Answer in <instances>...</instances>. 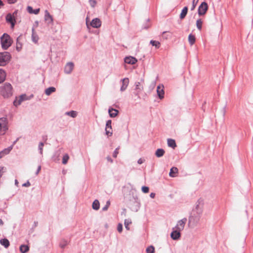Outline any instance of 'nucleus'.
I'll list each match as a JSON object with an SVG mask.
<instances>
[{"instance_id": "nucleus-44", "label": "nucleus", "mask_w": 253, "mask_h": 253, "mask_svg": "<svg viewBox=\"0 0 253 253\" xmlns=\"http://www.w3.org/2000/svg\"><path fill=\"white\" fill-rule=\"evenodd\" d=\"M199 1H197V0H193L192 1V5L191 7V10L193 11L195 9L198 2Z\"/></svg>"}, {"instance_id": "nucleus-56", "label": "nucleus", "mask_w": 253, "mask_h": 253, "mask_svg": "<svg viewBox=\"0 0 253 253\" xmlns=\"http://www.w3.org/2000/svg\"><path fill=\"white\" fill-rule=\"evenodd\" d=\"M141 91H138V90H135V92H134V94L138 96V98H139V93L141 92Z\"/></svg>"}, {"instance_id": "nucleus-7", "label": "nucleus", "mask_w": 253, "mask_h": 253, "mask_svg": "<svg viewBox=\"0 0 253 253\" xmlns=\"http://www.w3.org/2000/svg\"><path fill=\"white\" fill-rule=\"evenodd\" d=\"M208 3L204 1L199 5L198 9V13L199 16H202L206 14L208 9Z\"/></svg>"}, {"instance_id": "nucleus-36", "label": "nucleus", "mask_w": 253, "mask_h": 253, "mask_svg": "<svg viewBox=\"0 0 253 253\" xmlns=\"http://www.w3.org/2000/svg\"><path fill=\"white\" fill-rule=\"evenodd\" d=\"M131 223V219H126L125 220L124 224H125V228L127 230H129V226Z\"/></svg>"}, {"instance_id": "nucleus-6", "label": "nucleus", "mask_w": 253, "mask_h": 253, "mask_svg": "<svg viewBox=\"0 0 253 253\" xmlns=\"http://www.w3.org/2000/svg\"><path fill=\"white\" fill-rule=\"evenodd\" d=\"M8 120L6 117L0 118V132L4 133L8 129Z\"/></svg>"}, {"instance_id": "nucleus-62", "label": "nucleus", "mask_w": 253, "mask_h": 253, "mask_svg": "<svg viewBox=\"0 0 253 253\" xmlns=\"http://www.w3.org/2000/svg\"><path fill=\"white\" fill-rule=\"evenodd\" d=\"M106 206H107L108 207H109L110 205V201H107L106 203Z\"/></svg>"}, {"instance_id": "nucleus-55", "label": "nucleus", "mask_w": 253, "mask_h": 253, "mask_svg": "<svg viewBox=\"0 0 253 253\" xmlns=\"http://www.w3.org/2000/svg\"><path fill=\"white\" fill-rule=\"evenodd\" d=\"M41 169V166H39L37 169V170L36 173H35L36 175H38Z\"/></svg>"}, {"instance_id": "nucleus-18", "label": "nucleus", "mask_w": 253, "mask_h": 253, "mask_svg": "<svg viewBox=\"0 0 253 253\" xmlns=\"http://www.w3.org/2000/svg\"><path fill=\"white\" fill-rule=\"evenodd\" d=\"M108 113L111 118H115L118 115L119 111L112 107H109L108 109Z\"/></svg>"}, {"instance_id": "nucleus-22", "label": "nucleus", "mask_w": 253, "mask_h": 253, "mask_svg": "<svg viewBox=\"0 0 253 253\" xmlns=\"http://www.w3.org/2000/svg\"><path fill=\"white\" fill-rule=\"evenodd\" d=\"M168 145L169 147L172 148H175L176 147V144L175 140L173 139L169 138L167 140Z\"/></svg>"}, {"instance_id": "nucleus-53", "label": "nucleus", "mask_w": 253, "mask_h": 253, "mask_svg": "<svg viewBox=\"0 0 253 253\" xmlns=\"http://www.w3.org/2000/svg\"><path fill=\"white\" fill-rule=\"evenodd\" d=\"M31 185V183L29 181H27L26 183L22 184L23 187H29Z\"/></svg>"}, {"instance_id": "nucleus-35", "label": "nucleus", "mask_w": 253, "mask_h": 253, "mask_svg": "<svg viewBox=\"0 0 253 253\" xmlns=\"http://www.w3.org/2000/svg\"><path fill=\"white\" fill-rule=\"evenodd\" d=\"M135 90H138V91H142L143 89V87L141 85L140 82H136L135 83Z\"/></svg>"}, {"instance_id": "nucleus-1", "label": "nucleus", "mask_w": 253, "mask_h": 253, "mask_svg": "<svg viewBox=\"0 0 253 253\" xmlns=\"http://www.w3.org/2000/svg\"><path fill=\"white\" fill-rule=\"evenodd\" d=\"M203 206L204 200L200 198L196 202L195 207L193 209L189 217V224H192L195 226L198 223L203 213Z\"/></svg>"}, {"instance_id": "nucleus-38", "label": "nucleus", "mask_w": 253, "mask_h": 253, "mask_svg": "<svg viewBox=\"0 0 253 253\" xmlns=\"http://www.w3.org/2000/svg\"><path fill=\"white\" fill-rule=\"evenodd\" d=\"M5 72L2 70L0 69V83L3 82L5 79Z\"/></svg>"}, {"instance_id": "nucleus-59", "label": "nucleus", "mask_w": 253, "mask_h": 253, "mask_svg": "<svg viewBox=\"0 0 253 253\" xmlns=\"http://www.w3.org/2000/svg\"><path fill=\"white\" fill-rule=\"evenodd\" d=\"M107 160L109 162H111V163H112L113 162V160H112V159L110 156H108V157H107Z\"/></svg>"}, {"instance_id": "nucleus-58", "label": "nucleus", "mask_w": 253, "mask_h": 253, "mask_svg": "<svg viewBox=\"0 0 253 253\" xmlns=\"http://www.w3.org/2000/svg\"><path fill=\"white\" fill-rule=\"evenodd\" d=\"M17 13H18V10H15L13 12V13L12 14V15L14 16V17L15 18L16 16H17Z\"/></svg>"}, {"instance_id": "nucleus-24", "label": "nucleus", "mask_w": 253, "mask_h": 253, "mask_svg": "<svg viewBox=\"0 0 253 253\" xmlns=\"http://www.w3.org/2000/svg\"><path fill=\"white\" fill-rule=\"evenodd\" d=\"M27 9L28 12L31 14H38L40 12V8L33 9L31 6H28Z\"/></svg>"}, {"instance_id": "nucleus-11", "label": "nucleus", "mask_w": 253, "mask_h": 253, "mask_svg": "<svg viewBox=\"0 0 253 253\" xmlns=\"http://www.w3.org/2000/svg\"><path fill=\"white\" fill-rule=\"evenodd\" d=\"M187 218H183L177 222L176 225L174 228L181 231L183 230Z\"/></svg>"}, {"instance_id": "nucleus-13", "label": "nucleus", "mask_w": 253, "mask_h": 253, "mask_svg": "<svg viewBox=\"0 0 253 253\" xmlns=\"http://www.w3.org/2000/svg\"><path fill=\"white\" fill-rule=\"evenodd\" d=\"M164 85H162L161 86L160 85L157 87V92L159 98L160 99H162L164 97L165 92L164 90Z\"/></svg>"}, {"instance_id": "nucleus-46", "label": "nucleus", "mask_w": 253, "mask_h": 253, "mask_svg": "<svg viewBox=\"0 0 253 253\" xmlns=\"http://www.w3.org/2000/svg\"><path fill=\"white\" fill-rule=\"evenodd\" d=\"M21 104V103L19 102V101L18 100V99L17 97H16L15 99L13 101V105L15 107H17L18 106L20 105Z\"/></svg>"}, {"instance_id": "nucleus-23", "label": "nucleus", "mask_w": 253, "mask_h": 253, "mask_svg": "<svg viewBox=\"0 0 253 253\" xmlns=\"http://www.w3.org/2000/svg\"><path fill=\"white\" fill-rule=\"evenodd\" d=\"M178 171V169L176 167H172L169 173V175L171 177H174L175 176V174L177 173Z\"/></svg>"}, {"instance_id": "nucleus-9", "label": "nucleus", "mask_w": 253, "mask_h": 253, "mask_svg": "<svg viewBox=\"0 0 253 253\" xmlns=\"http://www.w3.org/2000/svg\"><path fill=\"white\" fill-rule=\"evenodd\" d=\"M5 19L6 22L11 24V28H13L16 23V20L14 16L11 13H8L6 15Z\"/></svg>"}, {"instance_id": "nucleus-60", "label": "nucleus", "mask_w": 253, "mask_h": 253, "mask_svg": "<svg viewBox=\"0 0 253 253\" xmlns=\"http://www.w3.org/2000/svg\"><path fill=\"white\" fill-rule=\"evenodd\" d=\"M109 207H108L107 206L105 205L104 207H103L102 209V211H106Z\"/></svg>"}, {"instance_id": "nucleus-25", "label": "nucleus", "mask_w": 253, "mask_h": 253, "mask_svg": "<svg viewBox=\"0 0 253 253\" xmlns=\"http://www.w3.org/2000/svg\"><path fill=\"white\" fill-rule=\"evenodd\" d=\"M188 9L187 6L184 7L182 9L181 13L180 14V18L181 19H183L185 17L188 12Z\"/></svg>"}, {"instance_id": "nucleus-40", "label": "nucleus", "mask_w": 253, "mask_h": 253, "mask_svg": "<svg viewBox=\"0 0 253 253\" xmlns=\"http://www.w3.org/2000/svg\"><path fill=\"white\" fill-rule=\"evenodd\" d=\"M69 159V156L67 154H65L62 159V164L66 165Z\"/></svg>"}, {"instance_id": "nucleus-4", "label": "nucleus", "mask_w": 253, "mask_h": 253, "mask_svg": "<svg viewBox=\"0 0 253 253\" xmlns=\"http://www.w3.org/2000/svg\"><path fill=\"white\" fill-rule=\"evenodd\" d=\"M10 54L7 51L0 52V66H5L10 60Z\"/></svg>"}, {"instance_id": "nucleus-43", "label": "nucleus", "mask_w": 253, "mask_h": 253, "mask_svg": "<svg viewBox=\"0 0 253 253\" xmlns=\"http://www.w3.org/2000/svg\"><path fill=\"white\" fill-rule=\"evenodd\" d=\"M44 145V143L42 142H41L39 143L38 148L40 151V153L42 155V151H43V147Z\"/></svg>"}, {"instance_id": "nucleus-51", "label": "nucleus", "mask_w": 253, "mask_h": 253, "mask_svg": "<svg viewBox=\"0 0 253 253\" xmlns=\"http://www.w3.org/2000/svg\"><path fill=\"white\" fill-rule=\"evenodd\" d=\"M117 230L119 232L121 233L123 230V225L121 223H119L117 226Z\"/></svg>"}, {"instance_id": "nucleus-63", "label": "nucleus", "mask_w": 253, "mask_h": 253, "mask_svg": "<svg viewBox=\"0 0 253 253\" xmlns=\"http://www.w3.org/2000/svg\"><path fill=\"white\" fill-rule=\"evenodd\" d=\"M4 5V3L1 0H0V8Z\"/></svg>"}, {"instance_id": "nucleus-41", "label": "nucleus", "mask_w": 253, "mask_h": 253, "mask_svg": "<svg viewBox=\"0 0 253 253\" xmlns=\"http://www.w3.org/2000/svg\"><path fill=\"white\" fill-rule=\"evenodd\" d=\"M27 96L25 94L21 95L18 98V100L20 103H22L23 101L27 100Z\"/></svg>"}, {"instance_id": "nucleus-19", "label": "nucleus", "mask_w": 253, "mask_h": 253, "mask_svg": "<svg viewBox=\"0 0 253 253\" xmlns=\"http://www.w3.org/2000/svg\"><path fill=\"white\" fill-rule=\"evenodd\" d=\"M22 39V37L21 35L17 38L16 49L17 51H20L22 48V43L21 42Z\"/></svg>"}, {"instance_id": "nucleus-26", "label": "nucleus", "mask_w": 253, "mask_h": 253, "mask_svg": "<svg viewBox=\"0 0 253 253\" xmlns=\"http://www.w3.org/2000/svg\"><path fill=\"white\" fill-rule=\"evenodd\" d=\"M0 243L1 245L4 246L5 248H7L10 245L8 240L6 238L1 239L0 240Z\"/></svg>"}, {"instance_id": "nucleus-47", "label": "nucleus", "mask_w": 253, "mask_h": 253, "mask_svg": "<svg viewBox=\"0 0 253 253\" xmlns=\"http://www.w3.org/2000/svg\"><path fill=\"white\" fill-rule=\"evenodd\" d=\"M167 33H168V32H167V31H164V32H163V38H164L165 39H168L169 38L171 37L170 35L167 34Z\"/></svg>"}, {"instance_id": "nucleus-39", "label": "nucleus", "mask_w": 253, "mask_h": 253, "mask_svg": "<svg viewBox=\"0 0 253 253\" xmlns=\"http://www.w3.org/2000/svg\"><path fill=\"white\" fill-rule=\"evenodd\" d=\"M150 43L154 46L156 48H159L160 47V42L159 41L151 40Z\"/></svg>"}, {"instance_id": "nucleus-12", "label": "nucleus", "mask_w": 253, "mask_h": 253, "mask_svg": "<svg viewBox=\"0 0 253 253\" xmlns=\"http://www.w3.org/2000/svg\"><path fill=\"white\" fill-rule=\"evenodd\" d=\"M90 25L94 28H98L101 26V21L100 19L95 18L92 20Z\"/></svg>"}, {"instance_id": "nucleus-49", "label": "nucleus", "mask_w": 253, "mask_h": 253, "mask_svg": "<svg viewBox=\"0 0 253 253\" xmlns=\"http://www.w3.org/2000/svg\"><path fill=\"white\" fill-rule=\"evenodd\" d=\"M150 26V25L149 24V19H148L147 20V22L145 25H144L142 27L143 29H147Z\"/></svg>"}, {"instance_id": "nucleus-27", "label": "nucleus", "mask_w": 253, "mask_h": 253, "mask_svg": "<svg viewBox=\"0 0 253 253\" xmlns=\"http://www.w3.org/2000/svg\"><path fill=\"white\" fill-rule=\"evenodd\" d=\"M56 91V88L53 86L49 87L45 90V93L47 95H50L52 93Z\"/></svg>"}, {"instance_id": "nucleus-15", "label": "nucleus", "mask_w": 253, "mask_h": 253, "mask_svg": "<svg viewBox=\"0 0 253 253\" xmlns=\"http://www.w3.org/2000/svg\"><path fill=\"white\" fill-rule=\"evenodd\" d=\"M74 68V64L73 62H68L66 64L65 68H64V71L65 73L69 74H70Z\"/></svg>"}, {"instance_id": "nucleus-8", "label": "nucleus", "mask_w": 253, "mask_h": 253, "mask_svg": "<svg viewBox=\"0 0 253 253\" xmlns=\"http://www.w3.org/2000/svg\"><path fill=\"white\" fill-rule=\"evenodd\" d=\"M111 124L112 121L111 120H108L106 123L105 133L108 136H111L113 134Z\"/></svg>"}, {"instance_id": "nucleus-5", "label": "nucleus", "mask_w": 253, "mask_h": 253, "mask_svg": "<svg viewBox=\"0 0 253 253\" xmlns=\"http://www.w3.org/2000/svg\"><path fill=\"white\" fill-rule=\"evenodd\" d=\"M130 209L132 211H137L140 208V203L137 196H132L129 200Z\"/></svg>"}, {"instance_id": "nucleus-54", "label": "nucleus", "mask_w": 253, "mask_h": 253, "mask_svg": "<svg viewBox=\"0 0 253 253\" xmlns=\"http://www.w3.org/2000/svg\"><path fill=\"white\" fill-rule=\"evenodd\" d=\"M145 161V160L144 159H142V158H140L138 159V160L137 161V163L138 164H142V163H143Z\"/></svg>"}, {"instance_id": "nucleus-14", "label": "nucleus", "mask_w": 253, "mask_h": 253, "mask_svg": "<svg viewBox=\"0 0 253 253\" xmlns=\"http://www.w3.org/2000/svg\"><path fill=\"white\" fill-rule=\"evenodd\" d=\"M124 61L126 63L133 65L137 62V60L132 56H128L125 58Z\"/></svg>"}, {"instance_id": "nucleus-29", "label": "nucleus", "mask_w": 253, "mask_h": 253, "mask_svg": "<svg viewBox=\"0 0 253 253\" xmlns=\"http://www.w3.org/2000/svg\"><path fill=\"white\" fill-rule=\"evenodd\" d=\"M92 209L94 210H98L100 208V203L98 200H95L92 205Z\"/></svg>"}, {"instance_id": "nucleus-16", "label": "nucleus", "mask_w": 253, "mask_h": 253, "mask_svg": "<svg viewBox=\"0 0 253 253\" xmlns=\"http://www.w3.org/2000/svg\"><path fill=\"white\" fill-rule=\"evenodd\" d=\"M121 82H122V84L121 86L120 90L121 91H124L126 89L128 86L129 83V80L127 78H126L123 79H122Z\"/></svg>"}, {"instance_id": "nucleus-10", "label": "nucleus", "mask_w": 253, "mask_h": 253, "mask_svg": "<svg viewBox=\"0 0 253 253\" xmlns=\"http://www.w3.org/2000/svg\"><path fill=\"white\" fill-rule=\"evenodd\" d=\"M180 232L181 231L174 228H173L172 231L170 233V237L173 240H177L179 239L181 236Z\"/></svg>"}, {"instance_id": "nucleus-20", "label": "nucleus", "mask_w": 253, "mask_h": 253, "mask_svg": "<svg viewBox=\"0 0 253 253\" xmlns=\"http://www.w3.org/2000/svg\"><path fill=\"white\" fill-rule=\"evenodd\" d=\"M44 19L48 23L52 22L53 19L51 15L49 14L47 10H45L44 15Z\"/></svg>"}, {"instance_id": "nucleus-37", "label": "nucleus", "mask_w": 253, "mask_h": 253, "mask_svg": "<svg viewBox=\"0 0 253 253\" xmlns=\"http://www.w3.org/2000/svg\"><path fill=\"white\" fill-rule=\"evenodd\" d=\"M203 21L201 19H198L196 21V26L199 31H201L202 28Z\"/></svg>"}, {"instance_id": "nucleus-61", "label": "nucleus", "mask_w": 253, "mask_h": 253, "mask_svg": "<svg viewBox=\"0 0 253 253\" xmlns=\"http://www.w3.org/2000/svg\"><path fill=\"white\" fill-rule=\"evenodd\" d=\"M150 197L151 198H154L155 197V193H151L150 194Z\"/></svg>"}, {"instance_id": "nucleus-50", "label": "nucleus", "mask_w": 253, "mask_h": 253, "mask_svg": "<svg viewBox=\"0 0 253 253\" xmlns=\"http://www.w3.org/2000/svg\"><path fill=\"white\" fill-rule=\"evenodd\" d=\"M89 2L91 6L92 7H94L96 4V1L95 0H89Z\"/></svg>"}, {"instance_id": "nucleus-21", "label": "nucleus", "mask_w": 253, "mask_h": 253, "mask_svg": "<svg viewBox=\"0 0 253 253\" xmlns=\"http://www.w3.org/2000/svg\"><path fill=\"white\" fill-rule=\"evenodd\" d=\"M165 153V150L162 148H159L157 149L155 152V155L158 158L162 157Z\"/></svg>"}, {"instance_id": "nucleus-3", "label": "nucleus", "mask_w": 253, "mask_h": 253, "mask_svg": "<svg viewBox=\"0 0 253 253\" xmlns=\"http://www.w3.org/2000/svg\"><path fill=\"white\" fill-rule=\"evenodd\" d=\"M1 47L3 49L6 50L12 44L10 37L6 33H4L0 38Z\"/></svg>"}, {"instance_id": "nucleus-33", "label": "nucleus", "mask_w": 253, "mask_h": 253, "mask_svg": "<svg viewBox=\"0 0 253 253\" xmlns=\"http://www.w3.org/2000/svg\"><path fill=\"white\" fill-rule=\"evenodd\" d=\"M32 41L35 43L38 42L39 40V37L38 35L34 32V28L32 29Z\"/></svg>"}, {"instance_id": "nucleus-17", "label": "nucleus", "mask_w": 253, "mask_h": 253, "mask_svg": "<svg viewBox=\"0 0 253 253\" xmlns=\"http://www.w3.org/2000/svg\"><path fill=\"white\" fill-rule=\"evenodd\" d=\"M13 148V146L11 145L7 148L4 149L0 152V159L3 157L5 155L8 154Z\"/></svg>"}, {"instance_id": "nucleus-31", "label": "nucleus", "mask_w": 253, "mask_h": 253, "mask_svg": "<svg viewBox=\"0 0 253 253\" xmlns=\"http://www.w3.org/2000/svg\"><path fill=\"white\" fill-rule=\"evenodd\" d=\"M29 250V247L28 245H22L20 247V251L22 253H26Z\"/></svg>"}, {"instance_id": "nucleus-34", "label": "nucleus", "mask_w": 253, "mask_h": 253, "mask_svg": "<svg viewBox=\"0 0 253 253\" xmlns=\"http://www.w3.org/2000/svg\"><path fill=\"white\" fill-rule=\"evenodd\" d=\"M65 115L70 116L72 118H76L77 116V112L75 111H70L68 112H66L65 113Z\"/></svg>"}, {"instance_id": "nucleus-2", "label": "nucleus", "mask_w": 253, "mask_h": 253, "mask_svg": "<svg viewBox=\"0 0 253 253\" xmlns=\"http://www.w3.org/2000/svg\"><path fill=\"white\" fill-rule=\"evenodd\" d=\"M12 86L10 83H5L0 87V93L4 98H7L13 94Z\"/></svg>"}, {"instance_id": "nucleus-57", "label": "nucleus", "mask_w": 253, "mask_h": 253, "mask_svg": "<svg viewBox=\"0 0 253 253\" xmlns=\"http://www.w3.org/2000/svg\"><path fill=\"white\" fill-rule=\"evenodd\" d=\"M8 2L10 4H13L17 1V0H7Z\"/></svg>"}, {"instance_id": "nucleus-32", "label": "nucleus", "mask_w": 253, "mask_h": 253, "mask_svg": "<svg viewBox=\"0 0 253 253\" xmlns=\"http://www.w3.org/2000/svg\"><path fill=\"white\" fill-rule=\"evenodd\" d=\"M68 244V241L65 239H63L61 240V241L59 243V247L61 248L64 249Z\"/></svg>"}, {"instance_id": "nucleus-52", "label": "nucleus", "mask_w": 253, "mask_h": 253, "mask_svg": "<svg viewBox=\"0 0 253 253\" xmlns=\"http://www.w3.org/2000/svg\"><path fill=\"white\" fill-rule=\"evenodd\" d=\"M38 225V222L37 221H35L34 222V224H33V227L31 229V230H32L33 231H34V228L35 227H36Z\"/></svg>"}, {"instance_id": "nucleus-48", "label": "nucleus", "mask_w": 253, "mask_h": 253, "mask_svg": "<svg viewBox=\"0 0 253 253\" xmlns=\"http://www.w3.org/2000/svg\"><path fill=\"white\" fill-rule=\"evenodd\" d=\"M119 148L118 147L117 148H116V149L114 150L113 153V157L114 158H117V155L119 153Z\"/></svg>"}, {"instance_id": "nucleus-64", "label": "nucleus", "mask_w": 253, "mask_h": 253, "mask_svg": "<svg viewBox=\"0 0 253 253\" xmlns=\"http://www.w3.org/2000/svg\"><path fill=\"white\" fill-rule=\"evenodd\" d=\"M14 182H15V185L18 186V180L17 179H15Z\"/></svg>"}, {"instance_id": "nucleus-42", "label": "nucleus", "mask_w": 253, "mask_h": 253, "mask_svg": "<svg viewBox=\"0 0 253 253\" xmlns=\"http://www.w3.org/2000/svg\"><path fill=\"white\" fill-rule=\"evenodd\" d=\"M154 250H155L154 247L153 246H149L146 249V251L147 253H154Z\"/></svg>"}, {"instance_id": "nucleus-45", "label": "nucleus", "mask_w": 253, "mask_h": 253, "mask_svg": "<svg viewBox=\"0 0 253 253\" xmlns=\"http://www.w3.org/2000/svg\"><path fill=\"white\" fill-rule=\"evenodd\" d=\"M141 190L144 193H147L149 192V188L147 186H143L142 187Z\"/></svg>"}, {"instance_id": "nucleus-30", "label": "nucleus", "mask_w": 253, "mask_h": 253, "mask_svg": "<svg viewBox=\"0 0 253 253\" xmlns=\"http://www.w3.org/2000/svg\"><path fill=\"white\" fill-rule=\"evenodd\" d=\"M195 37L194 35L190 34L188 36V42L191 45H192L195 42Z\"/></svg>"}, {"instance_id": "nucleus-28", "label": "nucleus", "mask_w": 253, "mask_h": 253, "mask_svg": "<svg viewBox=\"0 0 253 253\" xmlns=\"http://www.w3.org/2000/svg\"><path fill=\"white\" fill-rule=\"evenodd\" d=\"M60 153L59 151H56L52 156V160L54 162H57L59 161Z\"/></svg>"}]
</instances>
